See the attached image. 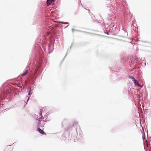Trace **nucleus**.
<instances>
[{"mask_svg":"<svg viewBox=\"0 0 151 151\" xmlns=\"http://www.w3.org/2000/svg\"><path fill=\"white\" fill-rule=\"evenodd\" d=\"M29 72V71L28 70H26L25 72L23 73L22 75V76H25L27 75Z\"/></svg>","mask_w":151,"mask_h":151,"instance_id":"obj_3","label":"nucleus"},{"mask_svg":"<svg viewBox=\"0 0 151 151\" xmlns=\"http://www.w3.org/2000/svg\"><path fill=\"white\" fill-rule=\"evenodd\" d=\"M133 81L136 85V84H137V86H139V85L138 84V83L137 81L136 80V79L134 80H133Z\"/></svg>","mask_w":151,"mask_h":151,"instance_id":"obj_4","label":"nucleus"},{"mask_svg":"<svg viewBox=\"0 0 151 151\" xmlns=\"http://www.w3.org/2000/svg\"><path fill=\"white\" fill-rule=\"evenodd\" d=\"M54 0H47V5H49L53 2Z\"/></svg>","mask_w":151,"mask_h":151,"instance_id":"obj_2","label":"nucleus"},{"mask_svg":"<svg viewBox=\"0 0 151 151\" xmlns=\"http://www.w3.org/2000/svg\"><path fill=\"white\" fill-rule=\"evenodd\" d=\"M37 131L38 132L40 133L43 135H46V133L44 131L40 128H38L37 129Z\"/></svg>","mask_w":151,"mask_h":151,"instance_id":"obj_1","label":"nucleus"},{"mask_svg":"<svg viewBox=\"0 0 151 151\" xmlns=\"http://www.w3.org/2000/svg\"><path fill=\"white\" fill-rule=\"evenodd\" d=\"M129 78H131L132 79V81H133V80H135V79H134V77L133 76H130Z\"/></svg>","mask_w":151,"mask_h":151,"instance_id":"obj_5","label":"nucleus"},{"mask_svg":"<svg viewBox=\"0 0 151 151\" xmlns=\"http://www.w3.org/2000/svg\"><path fill=\"white\" fill-rule=\"evenodd\" d=\"M40 122V120H38Z\"/></svg>","mask_w":151,"mask_h":151,"instance_id":"obj_7","label":"nucleus"},{"mask_svg":"<svg viewBox=\"0 0 151 151\" xmlns=\"http://www.w3.org/2000/svg\"><path fill=\"white\" fill-rule=\"evenodd\" d=\"M31 94V93L30 92H29V94L30 95Z\"/></svg>","mask_w":151,"mask_h":151,"instance_id":"obj_6","label":"nucleus"}]
</instances>
